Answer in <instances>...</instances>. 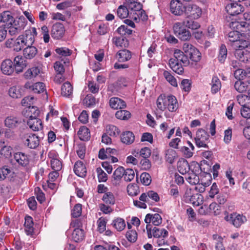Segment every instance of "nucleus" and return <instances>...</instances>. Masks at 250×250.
Masks as SVG:
<instances>
[{
    "label": "nucleus",
    "instance_id": "7c9ffc66",
    "mask_svg": "<svg viewBox=\"0 0 250 250\" xmlns=\"http://www.w3.org/2000/svg\"><path fill=\"white\" fill-rule=\"evenodd\" d=\"M169 65L171 69L175 73L181 75L184 72L183 64L176 62L174 59H169Z\"/></svg>",
    "mask_w": 250,
    "mask_h": 250
},
{
    "label": "nucleus",
    "instance_id": "ea45409f",
    "mask_svg": "<svg viewBox=\"0 0 250 250\" xmlns=\"http://www.w3.org/2000/svg\"><path fill=\"white\" fill-rule=\"evenodd\" d=\"M25 231L27 235H32L34 232L33 219L30 216L25 218Z\"/></svg>",
    "mask_w": 250,
    "mask_h": 250
},
{
    "label": "nucleus",
    "instance_id": "338daca9",
    "mask_svg": "<svg viewBox=\"0 0 250 250\" xmlns=\"http://www.w3.org/2000/svg\"><path fill=\"white\" fill-rule=\"evenodd\" d=\"M140 180L143 185L148 186L151 182V178L149 173L143 172L140 175Z\"/></svg>",
    "mask_w": 250,
    "mask_h": 250
},
{
    "label": "nucleus",
    "instance_id": "423d86ee",
    "mask_svg": "<svg viewBox=\"0 0 250 250\" xmlns=\"http://www.w3.org/2000/svg\"><path fill=\"white\" fill-rule=\"evenodd\" d=\"M22 124L21 119L14 116L7 117L4 120L5 126L10 129H19Z\"/></svg>",
    "mask_w": 250,
    "mask_h": 250
},
{
    "label": "nucleus",
    "instance_id": "20e7f679",
    "mask_svg": "<svg viewBox=\"0 0 250 250\" xmlns=\"http://www.w3.org/2000/svg\"><path fill=\"white\" fill-rule=\"evenodd\" d=\"M209 135L203 129H199L196 132L195 141L196 145L199 147H207Z\"/></svg>",
    "mask_w": 250,
    "mask_h": 250
},
{
    "label": "nucleus",
    "instance_id": "6ab92c4d",
    "mask_svg": "<svg viewBox=\"0 0 250 250\" xmlns=\"http://www.w3.org/2000/svg\"><path fill=\"white\" fill-rule=\"evenodd\" d=\"M178 108V104L176 97L172 95H167L166 109L170 112H174Z\"/></svg>",
    "mask_w": 250,
    "mask_h": 250
},
{
    "label": "nucleus",
    "instance_id": "09e8293b",
    "mask_svg": "<svg viewBox=\"0 0 250 250\" xmlns=\"http://www.w3.org/2000/svg\"><path fill=\"white\" fill-rule=\"evenodd\" d=\"M185 178L188 182L191 185H196L200 182L199 176L193 171L188 173Z\"/></svg>",
    "mask_w": 250,
    "mask_h": 250
},
{
    "label": "nucleus",
    "instance_id": "052dcab7",
    "mask_svg": "<svg viewBox=\"0 0 250 250\" xmlns=\"http://www.w3.org/2000/svg\"><path fill=\"white\" fill-rule=\"evenodd\" d=\"M227 55V49L225 45L222 44L220 47L219 53L218 55V60L222 63L224 62L226 59Z\"/></svg>",
    "mask_w": 250,
    "mask_h": 250
},
{
    "label": "nucleus",
    "instance_id": "37998d69",
    "mask_svg": "<svg viewBox=\"0 0 250 250\" xmlns=\"http://www.w3.org/2000/svg\"><path fill=\"white\" fill-rule=\"evenodd\" d=\"M113 43L118 47L126 48L128 46V42L126 39L123 37H114Z\"/></svg>",
    "mask_w": 250,
    "mask_h": 250
},
{
    "label": "nucleus",
    "instance_id": "a211bd4d",
    "mask_svg": "<svg viewBox=\"0 0 250 250\" xmlns=\"http://www.w3.org/2000/svg\"><path fill=\"white\" fill-rule=\"evenodd\" d=\"M24 87L35 93H40L45 90V85L41 82H38L33 84L30 82H27L24 85Z\"/></svg>",
    "mask_w": 250,
    "mask_h": 250
},
{
    "label": "nucleus",
    "instance_id": "7ed1b4c3",
    "mask_svg": "<svg viewBox=\"0 0 250 250\" xmlns=\"http://www.w3.org/2000/svg\"><path fill=\"white\" fill-rule=\"evenodd\" d=\"M244 21H232L229 23V26L241 32H246L247 28L249 30L250 26V13H245L243 15Z\"/></svg>",
    "mask_w": 250,
    "mask_h": 250
},
{
    "label": "nucleus",
    "instance_id": "de8ad7c7",
    "mask_svg": "<svg viewBox=\"0 0 250 250\" xmlns=\"http://www.w3.org/2000/svg\"><path fill=\"white\" fill-rule=\"evenodd\" d=\"M117 14L121 19H125L128 16L130 18V12L128 8L124 5H120L118 8Z\"/></svg>",
    "mask_w": 250,
    "mask_h": 250
},
{
    "label": "nucleus",
    "instance_id": "c85d7f7f",
    "mask_svg": "<svg viewBox=\"0 0 250 250\" xmlns=\"http://www.w3.org/2000/svg\"><path fill=\"white\" fill-rule=\"evenodd\" d=\"M120 137L122 142L126 145L131 144L133 143L135 139L134 134L129 131L123 132Z\"/></svg>",
    "mask_w": 250,
    "mask_h": 250
},
{
    "label": "nucleus",
    "instance_id": "c9c22d12",
    "mask_svg": "<svg viewBox=\"0 0 250 250\" xmlns=\"http://www.w3.org/2000/svg\"><path fill=\"white\" fill-rule=\"evenodd\" d=\"M84 237V230L82 229H77L73 230L71 238L75 242L82 241Z\"/></svg>",
    "mask_w": 250,
    "mask_h": 250
},
{
    "label": "nucleus",
    "instance_id": "c756f323",
    "mask_svg": "<svg viewBox=\"0 0 250 250\" xmlns=\"http://www.w3.org/2000/svg\"><path fill=\"white\" fill-rule=\"evenodd\" d=\"M40 69L38 67H31L25 72L24 78L27 80L34 79L40 73Z\"/></svg>",
    "mask_w": 250,
    "mask_h": 250
},
{
    "label": "nucleus",
    "instance_id": "a19ab883",
    "mask_svg": "<svg viewBox=\"0 0 250 250\" xmlns=\"http://www.w3.org/2000/svg\"><path fill=\"white\" fill-rule=\"evenodd\" d=\"M127 6L130 12V18H131L133 15H135L134 13L137 14L142 9V4L138 1L134 3L130 2Z\"/></svg>",
    "mask_w": 250,
    "mask_h": 250
},
{
    "label": "nucleus",
    "instance_id": "b1692460",
    "mask_svg": "<svg viewBox=\"0 0 250 250\" xmlns=\"http://www.w3.org/2000/svg\"><path fill=\"white\" fill-rule=\"evenodd\" d=\"M131 53L126 49L119 50L116 54L115 57L119 62H125L131 58Z\"/></svg>",
    "mask_w": 250,
    "mask_h": 250
},
{
    "label": "nucleus",
    "instance_id": "0eeeda50",
    "mask_svg": "<svg viewBox=\"0 0 250 250\" xmlns=\"http://www.w3.org/2000/svg\"><path fill=\"white\" fill-rule=\"evenodd\" d=\"M65 30L64 25L60 22L54 23L51 28V37L56 40L62 38L65 33Z\"/></svg>",
    "mask_w": 250,
    "mask_h": 250
},
{
    "label": "nucleus",
    "instance_id": "4468645a",
    "mask_svg": "<svg viewBox=\"0 0 250 250\" xmlns=\"http://www.w3.org/2000/svg\"><path fill=\"white\" fill-rule=\"evenodd\" d=\"M34 98L32 97H26L24 98L21 101V104L23 106H28L29 112H31L33 115V118H37L40 113V111L37 107L35 106L31 107L30 105L32 104L31 100H33Z\"/></svg>",
    "mask_w": 250,
    "mask_h": 250
},
{
    "label": "nucleus",
    "instance_id": "9d476101",
    "mask_svg": "<svg viewBox=\"0 0 250 250\" xmlns=\"http://www.w3.org/2000/svg\"><path fill=\"white\" fill-rule=\"evenodd\" d=\"M25 145L31 149L37 148L39 145L40 140L38 136L35 134H27L24 141Z\"/></svg>",
    "mask_w": 250,
    "mask_h": 250
},
{
    "label": "nucleus",
    "instance_id": "bf43d9fd",
    "mask_svg": "<svg viewBox=\"0 0 250 250\" xmlns=\"http://www.w3.org/2000/svg\"><path fill=\"white\" fill-rule=\"evenodd\" d=\"M124 179L126 182L131 181L135 177V172L132 169L127 168L124 169Z\"/></svg>",
    "mask_w": 250,
    "mask_h": 250
},
{
    "label": "nucleus",
    "instance_id": "72a5a7b5",
    "mask_svg": "<svg viewBox=\"0 0 250 250\" xmlns=\"http://www.w3.org/2000/svg\"><path fill=\"white\" fill-rule=\"evenodd\" d=\"M105 132L106 134L109 135V136L116 138L119 135L121 131L116 126L113 125H108L106 126Z\"/></svg>",
    "mask_w": 250,
    "mask_h": 250
},
{
    "label": "nucleus",
    "instance_id": "2eb2a0df",
    "mask_svg": "<svg viewBox=\"0 0 250 250\" xmlns=\"http://www.w3.org/2000/svg\"><path fill=\"white\" fill-rule=\"evenodd\" d=\"M0 70L3 74L11 75L14 71L13 62L10 59L3 61L1 63Z\"/></svg>",
    "mask_w": 250,
    "mask_h": 250
},
{
    "label": "nucleus",
    "instance_id": "774afa93",
    "mask_svg": "<svg viewBox=\"0 0 250 250\" xmlns=\"http://www.w3.org/2000/svg\"><path fill=\"white\" fill-rule=\"evenodd\" d=\"M95 98L91 94H88L83 99V103L86 106L90 107L95 104Z\"/></svg>",
    "mask_w": 250,
    "mask_h": 250
},
{
    "label": "nucleus",
    "instance_id": "cd10ccee",
    "mask_svg": "<svg viewBox=\"0 0 250 250\" xmlns=\"http://www.w3.org/2000/svg\"><path fill=\"white\" fill-rule=\"evenodd\" d=\"M38 50L34 46H26V47L23 50V55L26 59H32L37 55Z\"/></svg>",
    "mask_w": 250,
    "mask_h": 250
},
{
    "label": "nucleus",
    "instance_id": "79ce46f5",
    "mask_svg": "<svg viewBox=\"0 0 250 250\" xmlns=\"http://www.w3.org/2000/svg\"><path fill=\"white\" fill-rule=\"evenodd\" d=\"M17 21L14 20L13 17L8 11H5L0 15V22L7 23L12 25V23H16Z\"/></svg>",
    "mask_w": 250,
    "mask_h": 250
},
{
    "label": "nucleus",
    "instance_id": "680f3d73",
    "mask_svg": "<svg viewBox=\"0 0 250 250\" xmlns=\"http://www.w3.org/2000/svg\"><path fill=\"white\" fill-rule=\"evenodd\" d=\"M237 100L238 103L244 107L247 104L250 103V96L240 94L237 96Z\"/></svg>",
    "mask_w": 250,
    "mask_h": 250
},
{
    "label": "nucleus",
    "instance_id": "58836bf2",
    "mask_svg": "<svg viewBox=\"0 0 250 250\" xmlns=\"http://www.w3.org/2000/svg\"><path fill=\"white\" fill-rule=\"evenodd\" d=\"M78 135L80 140L83 141H88L90 137V131L88 128L85 126H81L78 132Z\"/></svg>",
    "mask_w": 250,
    "mask_h": 250
},
{
    "label": "nucleus",
    "instance_id": "2f4dec72",
    "mask_svg": "<svg viewBox=\"0 0 250 250\" xmlns=\"http://www.w3.org/2000/svg\"><path fill=\"white\" fill-rule=\"evenodd\" d=\"M186 197L194 206H199L203 203V197L199 193H196L192 195L186 196Z\"/></svg>",
    "mask_w": 250,
    "mask_h": 250
},
{
    "label": "nucleus",
    "instance_id": "603ef678",
    "mask_svg": "<svg viewBox=\"0 0 250 250\" xmlns=\"http://www.w3.org/2000/svg\"><path fill=\"white\" fill-rule=\"evenodd\" d=\"M116 117L120 120H127L131 117V113L126 110H120L116 112Z\"/></svg>",
    "mask_w": 250,
    "mask_h": 250
},
{
    "label": "nucleus",
    "instance_id": "f704fd0d",
    "mask_svg": "<svg viewBox=\"0 0 250 250\" xmlns=\"http://www.w3.org/2000/svg\"><path fill=\"white\" fill-rule=\"evenodd\" d=\"M14 175L15 173L6 167H3L0 168V180H3L6 178L11 180Z\"/></svg>",
    "mask_w": 250,
    "mask_h": 250
},
{
    "label": "nucleus",
    "instance_id": "ddd939ff",
    "mask_svg": "<svg viewBox=\"0 0 250 250\" xmlns=\"http://www.w3.org/2000/svg\"><path fill=\"white\" fill-rule=\"evenodd\" d=\"M173 56L174 58H171V59H174L176 62H181L184 66H187L189 64V60L188 56L181 50L176 49L174 51Z\"/></svg>",
    "mask_w": 250,
    "mask_h": 250
},
{
    "label": "nucleus",
    "instance_id": "4c0bfd02",
    "mask_svg": "<svg viewBox=\"0 0 250 250\" xmlns=\"http://www.w3.org/2000/svg\"><path fill=\"white\" fill-rule=\"evenodd\" d=\"M112 226L119 231L123 230L125 227V223L124 219L117 217L114 219L111 223Z\"/></svg>",
    "mask_w": 250,
    "mask_h": 250
},
{
    "label": "nucleus",
    "instance_id": "9b49d317",
    "mask_svg": "<svg viewBox=\"0 0 250 250\" xmlns=\"http://www.w3.org/2000/svg\"><path fill=\"white\" fill-rule=\"evenodd\" d=\"M227 13L230 16L238 15L244 10V8L241 4L237 3H230L226 6Z\"/></svg>",
    "mask_w": 250,
    "mask_h": 250
},
{
    "label": "nucleus",
    "instance_id": "473e14b6",
    "mask_svg": "<svg viewBox=\"0 0 250 250\" xmlns=\"http://www.w3.org/2000/svg\"><path fill=\"white\" fill-rule=\"evenodd\" d=\"M30 33L29 31H25L24 35L20 36L21 39V42L24 43L25 46L32 45L35 42V38Z\"/></svg>",
    "mask_w": 250,
    "mask_h": 250
},
{
    "label": "nucleus",
    "instance_id": "3c124183",
    "mask_svg": "<svg viewBox=\"0 0 250 250\" xmlns=\"http://www.w3.org/2000/svg\"><path fill=\"white\" fill-rule=\"evenodd\" d=\"M166 95H160L157 100V106L161 110L166 109Z\"/></svg>",
    "mask_w": 250,
    "mask_h": 250
},
{
    "label": "nucleus",
    "instance_id": "a18cd8bd",
    "mask_svg": "<svg viewBox=\"0 0 250 250\" xmlns=\"http://www.w3.org/2000/svg\"><path fill=\"white\" fill-rule=\"evenodd\" d=\"M211 91L212 93L215 94L218 92L221 87V83L219 79L216 76H213L211 81Z\"/></svg>",
    "mask_w": 250,
    "mask_h": 250
},
{
    "label": "nucleus",
    "instance_id": "13d9d810",
    "mask_svg": "<svg viewBox=\"0 0 250 250\" xmlns=\"http://www.w3.org/2000/svg\"><path fill=\"white\" fill-rule=\"evenodd\" d=\"M103 201L106 204L114 205L115 203V198L113 194L111 192H106L102 198Z\"/></svg>",
    "mask_w": 250,
    "mask_h": 250
},
{
    "label": "nucleus",
    "instance_id": "8fccbe9b",
    "mask_svg": "<svg viewBox=\"0 0 250 250\" xmlns=\"http://www.w3.org/2000/svg\"><path fill=\"white\" fill-rule=\"evenodd\" d=\"M182 23L184 24L185 26L192 30L197 29L200 27V25L198 22L189 18L186 20Z\"/></svg>",
    "mask_w": 250,
    "mask_h": 250
},
{
    "label": "nucleus",
    "instance_id": "4be33fe9",
    "mask_svg": "<svg viewBox=\"0 0 250 250\" xmlns=\"http://www.w3.org/2000/svg\"><path fill=\"white\" fill-rule=\"evenodd\" d=\"M145 222L147 224H150L152 222L154 226H159L162 222V218L161 215L158 213L147 214L146 216Z\"/></svg>",
    "mask_w": 250,
    "mask_h": 250
},
{
    "label": "nucleus",
    "instance_id": "aec40b11",
    "mask_svg": "<svg viewBox=\"0 0 250 250\" xmlns=\"http://www.w3.org/2000/svg\"><path fill=\"white\" fill-rule=\"evenodd\" d=\"M27 124L30 128L33 131H39L43 127L41 120L38 118H33V115L30 116Z\"/></svg>",
    "mask_w": 250,
    "mask_h": 250
},
{
    "label": "nucleus",
    "instance_id": "864d4df0",
    "mask_svg": "<svg viewBox=\"0 0 250 250\" xmlns=\"http://www.w3.org/2000/svg\"><path fill=\"white\" fill-rule=\"evenodd\" d=\"M134 14L135 15H133V16H131V19H133L136 22H138L140 20H141L143 21H145L147 20L148 17L145 11L142 9L137 14L136 13H134Z\"/></svg>",
    "mask_w": 250,
    "mask_h": 250
},
{
    "label": "nucleus",
    "instance_id": "69168bd1",
    "mask_svg": "<svg viewBox=\"0 0 250 250\" xmlns=\"http://www.w3.org/2000/svg\"><path fill=\"white\" fill-rule=\"evenodd\" d=\"M107 221V220L104 217H101L98 220V229L100 233H102L105 230Z\"/></svg>",
    "mask_w": 250,
    "mask_h": 250
},
{
    "label": "nucleus",
    "instance_id": "6e6d98bb",
    "mask_svg": "<svg viewBox=\"0 0 250 250\" xmlns=\"http://www.w3.org/2000/svg\"><path fill=\"white\" fill-rule=\"evenodd\" d=\"M176 157V153L174 150L169 149L166 151L165 158L166 161L169 164L173 163Z\"/></svg>",
    "mask_w": 250,
    "mask_h": 250
},
{
    "label": "nucleus",
    "instance_id": "412c9836",
    "mask_svg": "<svg viewBox=\"0 0 250 250\" xmlns=\"http://www.w3.org/2000/svg\"><path fill=\"white\" fill-rule=\"evenodd\" d=\"M13 64L16 73H20L26 67V61L22 57L18 56L14 58Z\"/></svg>",
    "mask_w": 250,
    "mask_h": 250
},
{
    "label": "nucleus",
    "instance_id": "dca6fc26",
    "mask_svg": "<svg viewBox=\"0 0 250 250\" xmlns=\"http://www.w3.org/2000/svg\"><path fill=\"white\" fill-rule=\"evenodd\" d=\"M124 168L122 167H118L114 172L112 184L115 186H120L122 183V179L124 178Z\"/></svg>",
    "mask_w": 250,
    "mask_h": 250
},
{
    "label": "nucleus",
    "instance_id": "393cba45",
    "mask_svg": "<svg viewBox=\"0 0 250 250\" xmlns=\"http://www.w3.org/2000/svg\"><path fill=\"white\" fill-rule=\"evenodd\" d=\"M74 171L76 175L81 177H84L86 174L85 166L82 161H77L74 166Z\"/></svg>",
    "mask_w": 250,
    "mask_h": 250
},
{
    "label": "nucleus",
    "instance_id": "5701e85b",
    "mask_svg": "<svg viewBox=\"0 0 250 250\" xmlns=\"http://www.w3.org/2000/svg\"><path fill=\"white\" fill-rule=\"evenodd\" d=\"M244 48L245 46L244 45H239V49H236L234 53L235 57L239 60V61L243 62H247L249 58V54L246 53Z\"/></svg>",
    "mask_w": 250,
    "mask_h": 250
},
{
    "label": "nucleus",
    "instance_id": "39448f33",
    "mask_svg": "<svg viewBox=\"0 0 250 250\" xmlns=\"http://www.w3.org/2000/svg\"><path fill=\"white\" fill-rule=\"evenodd\" d=\"M184 12L189 18L196 19L199 18L201 14V9L195 4H188L185 6Z\"/></svg>",
    "mask_w": 250,
    "mask_h": 250
},
{
    "label": "nucleus",
    "instance_id": "f03ea898",
    "mask_svg": "<svg viewBox=\"0 0 250 250\" xmlns=\"http://www.w3.org/2000/svg\"><path fill=\"white\" fill-rule=\"evenodd\" d=\"M173 28L174 34L181 40L186 41L190 39L191 34L182 22H176Z\"/></svg>",
    "mask_w": 250,
    "mask_h": 250
},
{
    "label": "nucleus",
    "instance_id": "f8f14e48",
    "mask_svg": "<svg viewBox=\"0 0 250 250\" xmlns=\"http://www.w3.org/2000/svg\"><path fill=\"white\" fill-rule=\"evenodd\" d=\"M170 12L175 15H181L185 10V6L178 0H172L170 3Z\"/></svg>",
    "mask_w": 250,
    "mask_h": 250
},
{
    "label": "nucleus",
    "instance_id": "49530a36",
    "mask_svg": "<svg viewBox=\"0 0 250 250\" xmlns=\"http://www.w3.org/2000/svg\"><path fill=\"white\" fill-rule=\"evenodd\" d=\"M9 94L13 98H21L22 96V89L19 86H14L9 90Z\"/></svg>",
    "mask_w": 250,
    "mask_h": 250
},
{
    "label": "nucleus",
    "instance_id": "6e6552de",
    "mask_svg": "<svg viewBox=\"0 0 250 250\" xmlns=\"http://www.w3.org/2000/svg\"><path fill=\"white\" fill-rule=\"evenodd\" d=\"M202 164L200 165L197 163L195 166V167L200 169L201 171H203L205 173H206L208 176V179L207 181H200L199 184H196L197 186L195 187V189L198 190L199 192L202 193L205 191L206 187H208L211 184V176L209 173H208L207 171H205V168L203 169L202 168Z\"/></svg>",
    "mask_w": 250,
    "mask_h": 250
},
{
    "label": "nucleus",
    "instance_id": "e433bc0d",
    "mask_svg": "<svg viewBox=\"0 0 250 250\" xmlns=\"http://www.w3.org/2000/svg\"><path fill=\"white\" fill-rule=\"evenodd\" d=\"M73 88L69 82H65L62 86L61 94L65 97H70L73 93Z\"/></svg>",
    "mask_w": 250,
    "mask_h": 250
},
{
    "label": "nucleus",
    "instance_id": "5fc2aeb1",
    "mask_svg": "<svg viewBox=\"0 0 250 250\" xmlns=\"http://www.w3.org/2000/svg\"><path fill=\"white\" fill-rule=\"evenodd\" d=\"M228 40L232 42H236L237 44H239L240 41L239 40V33L237 31H232L229 32L228 35Z\"/></svg>",
    "mask_w": 250,
    "mask_h": 250
},
{
    "label": "nucleus",
    "instance_id": "f3484780",
    "mask_svg": "<svg viewBox=\"0 0 250 250\" xmlns=\"http://www.w3.org/2000/svg\"><path fill=\"white\" fill-rule=\"evenodd\" d=\"M23 19L24 18L21 17L16 23H14V25L12 24L9 27L8 32L10 35H15L24 28L25 23L22 21Z\"/></svg>",
    "mask_w": 250,
    "mask_h": 250
},
{
    "label": "nucleus",
    "instance_id": "e2e57ef3",
    "mask_svg": "<svg viewBox=\"0 0 250 250\" xmlns=\"http://www.w3.org/2000/svg\"><path fill=\"white\" fill-rule=\"evenodd\" d=\"M163 75L167 81L173 86H177L176 79L167 71H165Z\"/></svg>",
    "mask_w": 250,
    "mask_h": 250
},
{
    "label": "nucleus",
    "instance_id": "f257e3e1",
    "mask_svg": "<svg viewBox=\"0 0 250 250\" xmlns=\"http://www.w3.org/2000/svg\"><path fill=\"white\" fill-rule=\"evenodd\" d=\"M183 49L191 61L197 62L201 60V53L191 44L188 42L184 43L183 45Z\"/></svg>",
    "mask_w": 250,
    "mask_h": 250
},
{
    "label": "nucleus",
    "instance_id": "4d7b16f0",
    "mask_svg": "<svg viewBox=\"0 0 250 250\" xmlns=\"http://www.w3.org/2000/svg\"><path fill=\"white\" fill-rule=\"evenodd\" d=\"M235 89L240 93L246 92L248 90V84L241 81L240 80L237 81L234 84Z\"/></svg>",
    "mask_w": 250,
    "mask_h": 250
},
{
    "label": "nucleus",
    "instance_id": "1a4fd4ad",
    "mask_svg": "<svg viewBox=\"0 0 250 250\" xmlns=\"http://www.w3.org/2000/svg\"><path fill=\"white\" fill-rule=\"evenodd\" d=\"M227 220L231 221V223L235 227L238 228L240 227L243 224L245 223L247 219L245 216L243 214H238L237 213H233L230 214L229 216H228L229 218Z\"/></svg>",
    "mask_w": 250,
    "mask_h": 250
},
{
    "label": "nucleus",
    "instance_id": "a878e982",
    "mask_svg": "<svg viewBox=\"0 0 250 250\" xmlns=\"http://www.w3.org/2000/svg\"><path fill=\"white\" fill-rule=\"evenodd\" d=\"M110 106L113 109H122L126 107V103L123 100L118 97L111 98L109 102Z\"/></svg>",
    "mask_w": 250,
    "mask_h": 250
},
{
    "label": "nucleus",
    "instance_id": "c03bdc74",
    "mask_svg": "<svg viewBox=\"0 0 250 250\" xmlns=\"http://www.w3.org/2000/svg\"><path fill=\"white\" fill-rule=\"evenodd\" d=\"M177 168L179 172L182 174H185L190 169L189 164L187 161L184 160L179 161L177 164Z\"/></svg>",
    "mask_w": 250,
    "mask_h": 250
},
{
    "label": "nucleus",
    "instance_id": "0e129e2a",
    "mask_svg": "<svg viewBox=\"0 0 250 250\" xmlns=\"http://www.w3.org/2000/svg\"><path fill=\"white\" fill-rule=\"evenodd\" d=\"M99 182H105L107 180V174L101 168L96 169Z\"/></svg>",
    "mask_w": 250,
    "mask_h": 250
},
{
    "label": "nucleus",
    "instance_id": "bb28decb",
    "mask_svg": "<svg viewBox=\"0 0 250 250\" xmlns=\"http://www.w3.org/2000/svg\"><path fill=\"white\" fill-rule=\"evenodd\" d=\"M14 159L19 165L25 167L29 163L28 156L22 152H17L14 154Z\"/></svg>",
    "mask_w": 250,
    "mask_h": 250
}]
</instances>
